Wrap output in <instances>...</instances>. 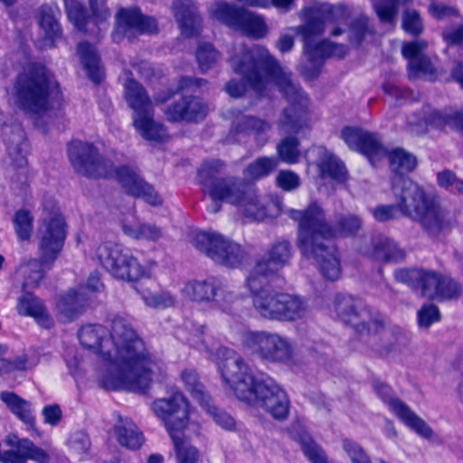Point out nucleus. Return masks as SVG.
Segmentation results:
<instances>
[{
    "label": "nucleus",
    "mask_w": 463,
    "mask_h": 463,
    "mask_svg": "<svg viewBox=\"0 0 463 463\" xmlns=\"http://www.w3.org/2000/svg\"><path fill=\"white\" fill-rule=\"evenodd\" d=\"M78 337L85 349L97 355L92 377L102 388L145 392L163 374L161 361L124 317L112 319L109 329L101 325L83 326Z\"/></svg>",
    "instance_id": "nucleus-1"
},
{
    "label": "nucleus",
    "mask_w": 463,
    "mask_h": 463,
    "mask_svg": "<svg viewBox=\"0 0 463 463\" xmlns=\"http://www.w3.org/2000/svg\"><path fill=\"white\" fill-rule=\"evenodd\" d=\"M236 73L243 76L250 87L260 95H266L278 88L294 103L285 109L280 119L283 132L298 133L309 128L311 118L307 111L308 100L301 90L292 83L290 75L260 46L246 51L241 58L232 59Z\"/></svg>",
    "instance_id": "nucleus-2"
},
{
    "label": "nucleus",
    "mask_w": 463,
    "mask_h": 463,
    "mask_svg": "<svg viewBox=\"0 0 463 463\" xmlns=\"http://www.w3.org/2000/svg\"><path fill=\"white\" fill-rule=\"evenodd\" d=\"M216 358L223 383L239 400L265 410L276 419L288 415V395L271 378L255 375L232 350L219 348Z\"/></svg>",
    "instance_id": "nucleus-3"
},
{
    "label": "nucleus",
    "mask_w": 463,
    "mask_h": 463,
    "mask_svg": "<svg viewBox=\"0 0 463 463\" xmlns=\"http://www.w3.org/2000/svg\"><path fill=\"white\" fill-rule=\"evenodd\" d=\"M288 214L298 222V246L303 255L316 259L325 278L329 280L338 279L342 268L337 250L325 242L354 232L360 228V220L350 215L341 222L340 228L332 231L324 222L322 211L317 203L310 204L305 212L290 209Z\"/></svg>",
    "instance_id": "nucleus-4"
},
{
    "label": "nucleus",
    "mask_w": 463,
    "mask_h": 463,
    "mask_svg": "<svg viewBox=\"0 0 463 463\" xmlns=\"http://www.w3.org/2000/svg\"><path fill=\"white\" fill-rule=\"evenodd\" d=\"M289 257L288 242L282 241L274 245L267 256L257 263L247 279L252 294L253 305L264 317L293 321L305 315L306 305L301 298L286 293L274 292L266 287L268 275L279 270Z\"/></svg>",
    "instance_id": "nucleus-5"
},
{
    "label": "nucleus",
    "mask_w": 463,
    "mask_h": 463,
    "mask_svg": "<svg viewBox=\"0 0 463 463\" xmlns=\"http://www.w3.org/2000/svg\"><path fill=\"white\" fill-rule=\"evenodd\" d=\"M222 167L219 161H213L203 164L199 170L203 193L212 202L208 206L211 213L218 212L222 202L236 205L243 216L256 221L281 213L282 203L278 197L260 198L253 191L241 190V184L232 179H219Z\"/></svg>",
    "instance_id": "nucleus-6"
},
{
    "label": "nucleus",
    "mask_w": 463,
    "mask_h": 463,
    "mask_svg": "<svg viewBox=\"0 0 463 463\" xmlns=\"http://www.w3.org/2000/svg\"><path fill=\"white\" fill-rule=\"evenodd\" d=\"M393 191L397 197V206L376 207L373 215L377 221L385 222L402 213L420 222L433 235L448 227L445 212L434 200L428 199L417 184L400 176L393 185Z\"/></svg>",
    "instance_id": "nucleus-7"
},
{
    "label": "nucleus",
    "mask_w": 463,
    "mask_h": 463,
    "mask_svg": "<svg viewBox=\"0 0 463 463\" xmlns=\"http://www.w3.org/2000/svg\"><path fill=\"white\" fill-rule=\"evenodd\" d=\"M59 98L57 81L44 67L35 64L25 67L6 88L7 102L35 118L48 115L51 102Z\"/></svg>",
    "instance_id": "nucleus-8"
},
{
    "label": "nucleus",
    "mask_w": 463,
    "mask_h": 463,
    "mask_svg": "<svg viewBox=\"0 0 463 463\" xmlns=\"http://www.w3.org/2000/svg\"><path fill=\"white\" fill-rule=\"evenodd\" d=\"M69 156L76 170L90 177H114L123 189L135 197H141L151 205L161 203L160 196L153 187L144 182L139 175L128 166H122L113 173L110 165L98 157L96 148L87 143L73 141L69 146Z\"/></svg>",
    "instance_id": "nucleus-9"
},
{
    "label": "nucleus",
    "mask_w": 463,
    "mask_h": 463,
    "mask_svg": "<svg viewBox=\"0 0 463 463\" xmlns=\"http://www.w3.org/2000/svg\"><path fill=\"white\" fill-rule=\"evenodd\" d=\"M151 410L163 421L173 440L176 462L197 463L199 451L187 439L198 433L199 425L183 394L175 392L170 398L157 399L152 402Z\"/></svg>",
    "instance_id": "nucleus-10"
},
{
    "label": "nucleus",
    "mask_w": 463,
    "mask_h": 463,
    "mask_svg": "<svg viewBox=\"0 0 463 463\" xmlns=\"http://www.w3.org/2000/svg\"><path fill=\"white\" fill-rule=\"evenodd\" d=\"M66 238V226L60 213H51L46 216L40 228L39 253L40 259H32L24 263L20 272L25 277L24 288L37 287L49 270L59 253Z\"/></svg>",
    "instance_id": "nucleus-11"
},
{
    "label": "nucleus",
    "mask_w": 463,
    "mask_h": 463,
    "mask_svg": "<svg viewBox=\"0 0 463 463\" xmlns=\"http://www.w3.org/2000/svg\"><path fill=\"white\" fill-rule=\"evenodd\" d=\"M305 15L308 21L302 28L305 55L312 61L327 57H343L346 53L344 45H335L329 42H318L317 38L324 30L326 22L344 20L347 18L349 11L343 5L330 6L320 5L315 9L306 8Z\"/></svg>",
    "instance_id": "nucleus-12"
},
{
    "label": "nucleus",
    "mask_w": 463,
    "mask_h": 463,
    "mask_svg": "<svg viewBox=\"0 0 463 463\" xmlns=\"http://www.w3.org/2000/svg\"><path fill=\"white\" fill-rule=\"evenodd\" d=\"M125 97L133 109V124L146 139L161 141L166 137L164 128L154 121L151 102L143 88L134 80L125 82Z\"/></svg>",
    "instance_id": "nucleus-13"
},
{
    "label": "nucleus",
    "mask_w": 463,
    "mask_h": 463,
    "mask_svg": "<svg viewBox=\"0 0 463 463\" xmlns=\"http://www.w3.org/2000/svg\"><path fill=\"white\" fill-rule=\"evenodd\" d=\"M96 256L103 267L114 277L137 281L151 275V266L143 267L128 251L113 242L100 244Z\"/></svg>",
    "instance_id": "nucleus-14"
},
{
    "label": "nucleus",
    "mask_w": 463,
    "mask_h": 463,
    "mask_svg": "<svg viewBox=\"0 0 463 463\" xmlns=\"http://www.w3.org/2000/svg\"><path fill=\"white\" fill-rule=\"evenodd\" d=\"M397 280L420 287L422 294L433 299H449L458 295V284L449 277L417 269H399L395 272Z\"/></svg>",
    "instance_id": "nucleus-15"
},
{
    "label": "nucleus",
    "mask_w": 463,
    "mask_h": 463,
    "mask_svg": "<svg viewBox=\"0 0 463 463\" xmlns=\"http://www.w3.org/2000/svg\"><path fill=\"white\" fill-rule=\"evenodd\" d=\"M192 243L213 260L227 267H237L242 259L241 247L215 232H195Z\"/></svg>",
    "instance_id": "nucleus-16"
},
{
    "label": "nucleus",
    "mask_w": 463,
    "mask_h": 463,
    "mask_svg": "<svg viewBox=\"0 0 463 463\" xmlns=\"http://www.w3.org/2000/svg\"><path fill=\"white\" fill-rule=\"evenodd\" d=\"M244 344L250 351L271 362L286 363L293 355L292 344L279 334L248 332L244 335Z\"/></svg>",
    "instance_id": "nucleus-17"
},
{
    "label": "nucleus",
    "mask_w": 463,
    "mask_h": 463,
    "mask_svg": "<svg viewBox=\"0 0 463 463\" xmlns=\"http://www.w3.org/2000/svg\"><path fill=\"white\" fill-rule=\"evenodd\" d=\"M210 12L213 19L249 36L259 38L267 32L262 17L254 13L236 10L224 3L214 4Z\"/></svg>",
    "instance_id": "nucleus-18"
},
{
    "label": "nucleus",
    "mask_w": 463,
    "mask_h": 463,
    "mask_svg": "<svg viewBox=\"0 0 463 463\" xmlns=\"http://www.w3.org/2000/svg\"><path fill=\"white\" fill-rule=\"evenodd\" d=\"M70 21L79 30L94 33L92 27L104 24L110 14L104 5V0H64Z\"/></svg>",
    "instance_id": "nucleus-19"
},
{
    "label": "nucleus",
    "mask_w": 463,
    "mask_h": 463,
    "mask_svg": "<svg viewBox=\"0 0 463 463\" xmlns=\"http://www.w3.org/2000/svg\"><path fill=\"white\" fill-rule=\"evenodd\" d=\"M376 392L383 401L388 405L390 411H392L408 428L422 438L429 439L432 436L431 429L421 418L414 413L399 399L391 395V389L389 386L381 383L376 387Z\"/></svg>",
    "instance_id": "nucleus-20"
},
{
    "label": "nucleus",
    "mask_w": 463,
    "mask_h": 463,
    "mask_svg": "<svg viewBox=\"0 0 463 463\" xmlns=\"http://www.w3.org/2000/svg\"><path fill=\"white\" fill-rule=\"evenodd\" d=\"M409 130L414 134H422L430 128L446 129L463 128V113L458 111L439 112L429 109L424 118L412 116L409 120Z\"/></svg>",
    "instance_id": "nucleus-21"
},
{
    "label": "nucleus",
    "mask_w": 463,
    "mask_h": 463,
    "mask_svg": "<svg viewBox=\"0 0 463 463\" xmlns=\"http://www.w3.org/2000/svg\"><path fill=\"white\" fill-rule=\"evenodd\" d=\"M102 287L99 274L93 273L88 279L87 284L80 287L79 291L71 290L63 296L59 300L57 308L64 320L73 319L81 311L89 295L99 291Z\"/></svg>",
    "instance_id": "nucleus-22"
},
{
    "label": "nucleus",
    "mask_w": 463,
    "mask_h": 463,
    "mask_svg": "<svg viewBox=\"0 0 463 463\" xmlns=\"http://www.w3.org/2000/svg\"><path fill=\"white\" fill-rule=\"evenodd\" d=\"M341 137L350 149L364 155L373 165L377 164L378 156L385 155V149L372 133L346 127L342 130Z\"/></svg>",
    "instance_id": "nucleus-23"
},
{
    "label": "nucleus",
    "mask_w": 463,
    "mask_h": 463,
    "mask_svg": "<svg viewBox=\"0 0 463 463\" xmlns=\"http://www.w3.org/2000/svg\"><path fill=\"white\" fill-rule=\"evenodd\" d=\"M116 33L113 35L115 41H119V34L130 38L134 33H154L157 29L155 19L144 17L137 9H121L117 14Z\"/></svg>",
    "instance_id": "nucleus-24"
},
{
    "label": "nucleus",
    "mask_w": 463,
    "mask_h": 463,
    "mask_svg": "<svg viewBox=\"0 0 463 463\" xmlns=\"http://www.w3.org/2000/svg\"><path fill=\"white\" fill-rule=\"evenodd\" d=\"M426 49L427 43L423 40L403 44L402 55L408 61V72L411 79L433 78L435 71L430 60L424 55Z\"/></svg>",
    "instance_id": "nucleus-25"
},
{
    "label": "nucleus",
    "mask_w": 463,
    "mask_h": 463,
    "mask_svg": "<svg viewBox=\"0 0 463 463\" xmlns=\"http://www.w3.org/2000/svg\"><path fill=\"white\" fill-rule=\"evenodd\" d=\"M183 294L193 301L214 300L222 305L228 293L223 287L217 286L216 281L211 279L188 282L183 288Z\"/></svg>",
    "instance_id": "nucleus-26"
},
{
    "label": "nucleus",
    "mask_w": 463,
    "mask_h": 463,
    "mask_svg": "<svg viewBox=\"0 0 463 463\" xmlns=\"http://www.w3.org/2000/svg\"><path fill=\"white\" fill-rule=\"evenodd\" d=\"M173 10L183 36L192 37L199 32L201 20L192 0H175Z\"/></svg>",
    "instance_id": "nucleus-27"
},
{
    "label": "nucleus",
    "mask_w": 463,
    "mask_h": 463,
    "mask_svg": "<svg viewBox=\"0 0 463 463\" xmlns=\"http://www.w3.org/2000/svg\"><path fill=\"white\" fill-rule=\"evenodd\" d=\"M318 156L317 166L323 179H331L335 183H344L347 173L343 163L325 147H317L313 150Z\"/></svg>",
    "instance_id": "nucleus-28"
},
{
    "label": "nucleus",
    "mask_w": 463,
    "mask_h": 463,
    "mask_svg": "<svg viewBox=\"0 0 463 463\" xmlns=\"http://www.w3.org/2000/svg\"><path fill=\"white\" fill-rule=\"evenodd\" d=\"M208 112V108L198 99L186 100L183 99L182 103L170 107L165 114L171 121H198L203 119Z\"/></svg>",
    "instance_id": "nucleus-29"
},
{
    "label": "nucleus",
    "mask_w": 463,
    "mask_h": 463,
    "mask_svg": "<svg viewBox=\"0 0 463 463\" xmlns=\"http://www.w3.org/2000/svg\"><path fill=\"white\" fill-rule=\"evenodd\" d=\"M0 399L19 420L28 426L33 434L41 435L40 431L34 428L35 418L29 402L22 399L14 392L7 391L0 393Z\"/></svg>",
    "instance_id": "nucleus-30"
},
{
    "label": "nucleus",
    "mask_w": 463,
    "mask_h": 463,
    "mask_svg": "<svg viewBox=\"0 0 463 463\" xmlns=\"http://www.w3.org/2000/svg\"><path fill=\"white\" fill-rule=\"evenodd\" d=\"M111 435L121 446L130 449H137L144 443L142 432L128 418L120 417L114 426Z\"/></svg>",
    "instance_id": "nucleus-31"
},
{
    "label": "nucleus",
    "mask_w": 463,
    "mask_h": 463,
    "mask_svg": "<svg viewBox=\"0 0 463 463\" xmlns=\"http://www.w3.org/2000/svg\"><path fill=\"white\" fill-rule=\"evenodd\" d=\"M429 13L432 17L439 20L455 17V28L453 30H446L443 33V38L446 43L450 44H456L460 42L463 35V18L457 14L453 7L433 2L429 6Z\"/></svg>",
    "instance_id": "nucleus-32"
},
{
    "label": "nucleus",
    "mask_w": 463,
    "mask_h": 463,
    "mask_svg": "<svg viewBox=\"0 0 463 463\" xmlns=\"http://www.w3.org/2000/svg\"><path fill=\"white\" fill-rule=\"evenodd\" d=\"M17 312L22 316L32 317L43 327H50L52 319L42 301L30 293H24L17 303Z\"/></svg>",
    "instance_id": "nucleus-33"
},
{
    "label": "nucleus",
    "mask_w": 463,
    "mask_h": 463,
    "mask_svg": "<svg viewBox=\"0 0 463 463\" xmlns=\"http://www.w3.org/2000/svg\"><path fill=\"white\" fill-rule=\"evenodd\" d=\"M78 54L89 78L96 83L101 81L104 73L99 65L95 48L88 43H81L78 47Z\"/></svg>",
    "instance_id": "nucleus-34"
},
{
    "label": "nucleus",
    "mask_w": 463,
    "mask_h": 463,
    "mask_svg": "<svg viewBox=\"0 0 463 463\" xmlns=\"http://www.w3.org/2000/svg\"><path fill=\"white\" fill-rule=\"evenodd\" d=\"M6 443L23 452L25 457V461L31 459L37 463H45L49 460L48 453L34 445V443L28 439H19L15 435H9L6 439Z\"/></svg>",
    "instance_id": "nucleus-35"
},
{
    "label": "nucleus",
    "mask_w": 463,
    "mask_h": 463,
    "mask_svg": "<svg viewBox=\"0 0 463 463\" xmlns=\"http://www.w3.org/2000/svg\"><path fill=\"white\" fill-rule=\"evenodd\" d=\"M386 156L392 170L400 175L412 171L417 165L416 157L402 148H395L388 153L385 151V155L378 156L377 162Z\"/></svg>",
    "instance_id": "nucleus-36"
},
{
    "label": "nucleus",
    "mask_w": 463,
    "mask_h": 463,
    "mask_svg": "<svg viewBox=\"0 0 463 463\" xmlns=\"http://www.w3.org/2000/svg\"><path fill=\"white\" fill-rule=\"evenodd\" d=\"M137 291L146 306L152 308H166L172 307L175 302V298L169 292L156 290L152 287L141 285L137 288Z\"/></svg>",
    "instance_id": "nucleus-37"
},
{
    "label": "nucleus",
    "mask_w": 463,
    "mask_h": 463,
    "mask_svg": "<svg viewBox=\"0 0 463 463\" xmlns=\"http://www.w3.org/2000/svg\"><path fill=\"white\" fill-rule=\"evenodd\" d=\"M12 222L14 232L20 241L31 239L33 231V216L29 210H17L12 218Z\"/></svg>",
    "instance_id": "nucleus-38"
},
{
    "label": "nucleus",
    "mask_w": 463,
    "mask_h": 463,
    "mask_svg": "<svg viewBox=\"0 0 463 463\" xmlns=\"http://www.w3.org/2000/svg\"><path fill=\"white\" fill-rule=\"evenodd\" d=\"M123 231L128 236L137 240L156 241L162 236L161 230L150 224L125 222Z\"/></svg>",
    "instance_id": "nucleus-39"
},
{
    "label": "nucleus",
    "mask_w": 463,
    "mask_h": 463,
    "mask_svg": "<svg viewBox=\"0 0 463 463\" xmlns=\"http://www.w3.org/2000/svg\"><path fill=\"white\" fill-rule=\"evenodd\" d=\"M404 250L389 239H384L375 247L373 257L380 260L399 261L404 258Z\"/></svg>",
    "instance_id": "nucleus-40"
},
{
    "label": "nucleus",
    "mask_w": 463,
    "mask_h": 463,
    "mask_svg": "<svg viewBox=\"0 0 463 463\" xmlns=\"http://www.w3.org/2000/svg\"><path fill=\"white\" fill-rule=\"evenodd\" d=\"M298 141L295 137H287L278 146V153L287 164H296L300 158Z\"/></svg>",
    "instance_id": "nucleus-41"
},
{
    "label": "nucleus",
    "mask_w": 463,
    "mask_h": 463,
    "mask_svg": "<svg viewBox=\"0 0 463 463\" xmlns=\"http://www.w3.org/2000/svg\"><path fill=\"white\" fill-rule=\"evenodd\" d=\"M12 142L14 144L8 145V156L14 167H24L27 163V159L25 151L26 145L24 142L23 135L20 133L17 134Z\"/></svg>",
    "instance_id": "nucleus-42"
},
{
    "label": "nucleus",
    "mask_w": 463,
    "mask_h": 463,
    "mask_svg": "<svg viewBox=\"0 0 463 463\" xmlns=\"http://www.w3.org/2000/svg\"><path fill=\"white\" fill-rule=\"evenodd\" d=\"M7 352V347L2 344H0V374H5L8 373L14 370L17 371H25L28 369H31L34 364L33 362L28 361L26 356H22L18 358L14 362H9L4 358H2L3 355H5Z\"/></svg>",
    "instance_id": "nucleus-43"
},
{
    "label": "nucleus",
    "mask_w": 463,
    "mask_h": 463,
    "mask_svg": "<svg viewBox=\"0 0 463 463\" xmlns=\"http://www.w3.org/2000/svg\"><path fill=\"white\" fill-rule=\"evenodd\" d=\"M65 361L71 375L76 379H80L87 373V362L77 350H70L67 352Z\"/></svg>",
    "instance_id": "nucleus-44"
},
{
    "label": "nucleus",
    "mask_w": 463,
    "mask_h": 463,
    "mask_svg": "<svg viewBox=\"0 0 463 463\" xmlns=\"http://www.w3.org/2000/svg\"><path fill=\"white\" fill-rule=\"evenodd\" d=\"M40 26L44 31L45 36L52 41L60 33V26L55 19L52 7L43 8L40 17Z\"/></svg>",
    "instance_id": "nucleus-45"
},
{
    "label": "nucleus",
    "mask_w": 463,
    "mask_h": 463,
    "mask_svg": "<svg viewBox=\"0 0 463 463\" xmlns=\"http://www.w3.org/2000/svg\"><path fill=\"white\" fill-rule=\"evenodd\" d=\"M336 315L345 323H352V317L355 315L354 299L348 296H337L333 304Z\"/></svg>",
    "instance_id": "nucleus-46"
},
{
    "label": "nucleus",
    "mask_w": 463,
    "mask_h": 463,
    "mask_svg": "<svg viewBox=\"0 0 463 463\" xmlns=\"http://www.w3.org/2000/svg\"><path fill=\"white\" fill-rule=\"evenodd\" d=\"M382 22L391 23L397 11V5L406 0H372Z\"/></svg>",
    "instance_id": "nucleus-47"
},
{
    "label": "nucleus",
    "mask_w": 463,
    "mask_h": 463,
    "mask_svg": "<svg viewBox=\"0 0 463 463\" xmlns=\"http://www.w3.org/2000/svg\"><path fill=\"white\" fill-rule=\"evenodd\" d=\"M277 166V161L272 158L262 157L257 159L246 170V175L258 179L267 175Z\"/></svg>",
    "instance_id": "nucleus-48"
},
{
    "label": "nucleus",
    "mask_w": 463,
    "mask_h": 463,
    "mask_svg": "<svg viewBox=\"0 0 463 463\" xmlns=\"http://www.w3.org/2000/svg\"><path fill=\"white\" fill-rule=\"evenodd\" d=\"M201 406L212 415L216 424L221 428L228 430H232L235 428V420L225 411H219L212 406L210 404V399H207Z\"/></svg>",
    "instance_id": "nucleus-49"
},
{
    "label": "nucleus",
    "mask_w": 463,
    "mask_h": 463,
    "mask_svg": "<svg viewBox=\"0 0 463 463\" xmlns=\"http://www.w3.org/2000/svg\"><path fill=\"white\" fill-rule=\"evenodd\" d=\"M302 449L306 456L312 463H327L322 449L314 442L307 434L300 438Z\"/></svg>",
    "instance_id": "nucleus-50"
},
{
    "label": "nucleus",
    "mask_w": 463,
    "mask_h": 463,
    "mask_svg": "<svg viewBox=\"0 0 463 463\" xmlns=\"http://www.w3.org/2000/svg\"><path fill=\"white\" fill-rule=\"evenodd\" d=\"M182 380L187 386L198 402L202 405L207 399H209L203 392L202 385L198 383L197 374L193 370H185L182 373Z\"/></svg>",
    "instance_id": "nucleus-51"
},
{
    "label": "nucleus",
    "mask_w": 463,
    "mask_h": 463,
    "mask_svg": "<svg viewBox=\"0 0 463 463\" xmlns=\"http://www.w3.org/2000/svg\"><path fill=\"white\" fill-rule=\"evenodd\" d=\"M196 57L201 70L205 71L217 61L219 53L210 43H204L199 46Z\"/></svg>",
    "instance_id": "nucleus-52"
},
{
    "label": "nucleus",
    "mask_w": 463,
    "mask_h": 463,
    "mask_svg": "<svg viewBox=\"0 0 463 463\" xmlns=\"http://www.w3.org/2000/svg\"><path fill=\"white\" fill-rule=\"evenodd\" d=\"M349 37L351 42L354 44H359L363 42H370L373 33L368 28L367 20L362 19L352 25L349 30Z\"/></svg>",
    "instance_id": "nucleus-53"
},
{
    "label": "nucleus",
    "mask_w": 463,
    "mask_h": 463,
    "mask_svg": "<svg viewBox=\"0 0 463 463\" xmlns=\"http://www.w3.org/2000/svg\"><path fill=\"white\" fill-rule=\"evenodd\" d=\"M439 319V312L434 305L423 306L418 312V322L420 327L427 328Z\"/></svg>",
    "instance_id": "nucleus-54"
},
{
    "label": "nucleus",
    "mask_w": 463,
    "mask_h": 463,
    "mask_svg": "<svg viewBox=\"0 0 463 463\" xmlns=\"http://www.w3.org/2000/svg\"><path fill=\"white\" fill-rule=\"evenodd\" d=\"M403 29L411 34H419L422 31V23L415 11H407L403 15Z\"/></svg>",
    "instance_id": "nucleus-55"
},
{
    "label": "nucleus",
    "mask_w": 463,
    "mask_h": 463,
    "mask_svg": "<svg viewBox=\"0 0 463 463\" xmlns=\"http://www.w3.org/2000/svg\"><path fill=\"white\" fill-rule=\"evenodd\" d=\"M69 444L71 449L80 455L86 454L90 446V439L84 432L72 434L70 438Z\"/></svg>",
    "instance_id": "nucleus-56"
},
{
    "label": "nucleus",
    "mask_w": 463,
    "mask_h": 463,
    "mask_svg": "<svg viewBox=\"0 0 463 463\" xmlns=\"http://www.w3.org/2000/svg\"><path fill=\"white\" fill-rule=\"evenodd\" d=\"M278 185L285 190L291 191L299 185V177L297 174L291 171H280L277 176Z\"/></svg>",
    "instance_id": "nucleus-57"
},
{
    "label": "nucleus",
    "mask_w": 463,
    "mask_h": 463,
    "mask_svg": "<svg viewBox=\"0 0 463 463\" xmlns=\"http://www.w3.org/2000/svg\"><path fill=\"white\" fill-rule=\"evenodd\" d=\"M344 449L349 455L353 463H371L369 458L356 443L351 440H345Z\"/></svg>",
    "instance_id": "nucleus-58"
},
{
    "label": "nucleus",
    "mask_w": 463,
    "mask_h": 463,
    "mask_svg": "<svg viewBox=\"0 0 463 463\" xmlns=\"http://www.w3.org/2000/svg\"><path fill=\"white\" fill-rule=\"evenodd\" d=\"M43 420L46 424L55 426L61 418V411L57 405H47L43 409Z\"/></svg>",
    "instance_id": "nucleus-59"
},
{
    "label": "nucleus",
    "mask_w": 463,
    "mask_h": 463,
    "mask_svg": "<svg viewBox=\"0 0 463 463\" xmlns=\"http://www.w3.org/2000/svg\"><path fill=\"white\" fill-rule=\"evenodd\" d=\"M269 125L260 119L246 118L241 130H248L253 135H260L269 129Z\"/></svg>",
    "instance_id": "nucleus-60"
},
{
    "label": "nucleus",
    "mask_w": 463,
    "mask_h": 463,
    "mask_svg": "<svg viewBox=\"0 0 463 463\" xmlns=\"http://www.w3.org/2000/svg\"><path fill=\"white\" fill-rule=\"evenodd\" d=\"M456 175L449 170H444L437 175V183L440 187L445 189L452 188L456 182Z\"/></svg>",
    "instance_id": "nucleus-61"
},
{
    "label": "nucleus",
    "mask_w": 463,
    "mask_h": 463,
    "mask_svg": "<svg viewBox=\"0 0 463 463\" xmlns=\"http://www.w3.org/2000/svg\"><path fill=\"white\" fill-rule=\"evenodd\" d=\"M0 462L2 463H25L24 454L19 451L18 449L16 450H8L5 451L0 457Z\"/></svg>",
    "instance_id": "nucleus-62"
},
{
    "label": "nucleus",
    "mask_w": 463,
    "mask_h": 463,
    "mask_svg": "<svg viewBox=\"0 0 463 463\" xmlns=\"http://www.w3.org/2000/svg\"><path fill=\"white\" fill-rule=\"evenodd\" d=\"M226 90L232 97H240L246 91V86L244 83H237L232 80L228 83Z\"/></svg>",
    "instance_id": "nucleus-63"
},
{
    "label": "nucleus",
    "mask_w": 463,
    "mask_h": 463,
    "mask_svg": "<svg viewBox=\"0 0 463 463\" xmlns=\"http://www.w3.org/2000/svg\"><path fill=\"white\" fill-rule=\"evenodd\" d=\"M277 46L280 52H286L293 46V38L288 34L282 35L279 38Z\"/></svg>",
    "instance_id": "nucleus-64"
}]
</instances>
